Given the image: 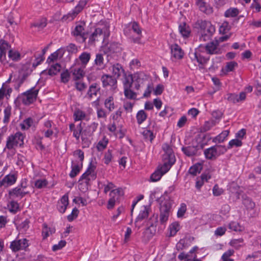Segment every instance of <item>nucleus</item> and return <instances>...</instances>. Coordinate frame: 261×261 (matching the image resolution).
Returning a JSON list of instances; mask_svg holds the SVG:
<instances>
[{
    "instance_id": "obj_39",
    "label": "nucleus",
    "mask_w": 261,
    "mask_h": 261,
    "mask_svg": "<svg viewBox=\"0 0 261 261\" xmlns=\"http://www.w3.org/2000/svg\"><path fill=\"white\" fill-rule=\"evenodd\" d=\"M75 80H79L84 76L85 72L82 68L75 67L71 71Z\"/></svg>"
},
{
    "instance_id": "obj_27",
    "label": "nucleus",
    "mask_w": 261,
    "mask_h": 261,
    "mask_svg": "<svg viewBox=\"0 0 261 261\" xmlns=\"http://www.w3.org/2000/svg\"><path fill=\"white\" fill-rule=\"evenodd\" d=\"M10 46L9 43L3 39L0 40V61L3 62L6 58L7 51Z\"/></svg>"
},
{
    "instance_id": "obj_64",
    "label": "nucleus",
    "mask_w": 261,
    "mask_h": 261,
    "mask_svg": "<svg viewBox=\"0 0 261 261\" xmlns=\"http://www.w3.org/2000/svg\"><path fill=\"white\" fill-rule=\"evenodd\" d=\"M9 206H10V211L12 212L16 213L19 209V204L14 200L10 202Z\"/></svg>"
},
{
    "instance_id": "obj_57",
    "label": "nucleus",
    "mask_w": 261,
    "mask_h": 261,
    "mask_svg": "<svg viewBox=\"0 0 261 261\" xmlns=\"http://www.w3.org/2000/svg\"><path fill=\"white\" fill-rule=\"evenodd\" d=\"M163 175V173H162L158 169L151 174L150 176V179L152 181H157L161 179Z\"/></svg>"
},
{
    "instance_id": "obj_11",
    "label": "nucleus",
    "mask_w": 261,
    "mask_h": 261,
    "mask_svg": "<svg viewBox=\"0 0 261 261\" xmlns=\"http://www.w3.org/2000/svg\"><path fill=\"white\" fill-rule=\"evenodd\" d=\"M95 169L96 167L90 163L86 171L81 177L79 181L84 180L86 185H88L90 180H94L96 177Z\"/></svg>"
},
{
    "instance_id": "obj_55",
    "label": "nucleus",
    "mask_w": 261,
    "mask_h": 261,
    "mask_svg": "<svg viewBox=\"0 0 261 261\" xmlns=\"http://www.w3.org/2000/svg\"><path fill=\"white\" fill-rule=\"evenodd\" d=\"M230 30V25L228 22L224 21L221 24L219 28L220 34H224L227 33Z\"/></svg>"
},
{
    "instance_id": "obj_32",
    "label": "nucleus",
    "mask_w": 261,
    "mask_h": 261,
    "mask_svg": "<svg viewBox=\"0 0 261 261\" xmlns=\"http://www.w3.org/2000/svg\"><path fill=\"white\" fill-rule=\"evenodd\" d=\"M91 59V54L88 52H83L79 57L82 67L85 68Z\"/></svg>"
},
{
    "instance_id": "obj_43",
    "label": "nucleus",
    "mask_w": 261,
    "mask_h": 261,
    "mask_svg": "<svg viewBox=\"0 0 261 261\" xmlns=\"http://www.w3.org/2000/svg\"><path fill=\"white\" fill-rule=\"evenodd\" d=\"M136 118L138 123L141 124L147 119V114L144 110H140L136 115Z\"/></svg>"
},
{
    "instance_id": "obj_37",
    "label": "nucleus",
    "mask_w": 261,
    "mask_h": 261,
    "mask_svg": "<svg viewBox=\"0 0 261 261\" xmlns=\"http://www.w3.org/2000/svg\"><path fill=\"white\" fill-rule=\"evenodd\" d=\"M50 67L48 69V73L50 75H56L58 73H59L61 69V66L60 64L58 63H56L55 64H50Z\"/></svg>"
},
{
    "instance_id": "obj_49",
    "label": "nucleus",
    "mask_w": 261,
    "mask_h": 261,
    "mask_svg": "<svg viewBox=\"0 0 261 261\" xmlns=\"http://www.w3.org/2000/svg\"><path fill=\"white\" fill-rule=\"evenodd\" d=\"M48 184V181L45 179H39L35 181L34 186L37 189H42L45 187Z\"/></svg>"
},
{
    "instance_id": "obj_24",
    "label": "nucleus",
    "mask_w": 261,
    "mask_h": 261,
    "mask_svg": "<svg viewBox=\"0 0 261 261\" xmlns=\"http://www.w3.org/2000/svg\"><path fill=\"white\" fill-rule=\"evenodd\" d=\"M68 204V194H66L61 197L58 202L57 208L58 211L61 213H65Z\"/></svg>"
},
{
    "instance_id": "obj_44",
    "label": "nucleus",
    "mask_w": 261,
    "mask_h": 261,
    "mask_svg": "<svg viewBox=\"0 0 261 261\" xmlns=\"http://www.w3.org/2000/svg\"><path fill=\"white\" fill-rule=\"evenodd\" d=\"M33 119L31 118H28L24 120L20 125L21 129H28L33 125Z\"/></svg>"
},
{
    "instance_id": "obj_26",
    "label": "nucleus",
    "mask_w": 261,
    "mask_h": 261,
    "mask_svg": "<svg viewBox=\"0 0 261 261\" xmlns=\"http://www.w3.org/2000/svg\"><path fill=\"white\" fill-rule=\"evenodd\" d=\"M74 36L81 39V42H84L86 39V34L84 31V24L77 25L73 32Z\"/></svg>"
},
{
    "instance_id": "obj_22",
    "label": "nucleus",
    "mask_w": 261,
    "mask_h": 261,
    "mask_svg": "<svg viewBox=\"0 0 261 261\" xmlns=\"http://www.w3.org/2000/svg\"><path fill=\"white\" fill-rule=\"evenodd\" d=\"M196 4L201 11L206 14H211L213 12V8L203 0H196Z\"/></svg>"
},
{
    "instance_id": "obj_50",
    "label": "nucleus",
    "mask_w": 261,
    "mask_h": 261,
    "mask_svg": "<svg viewBox=\"0 0 261 261\" xmlns=\"http://www.w3.org/2000/svg\"><path fill=\"white\" fill-rule=\"evenodd\" d=\"M238 66V63L234 61L227 62L223 70H225L226 72L232 71L236 67Z\"/></svg>"
},
{
    "instance_id": "obj_30",
    "label": "nucleus",
    "mask_w": 261,
    "mask_h": 261,
    "mask_svg": "<svg viewBox=\"0 0 261 261\" xmlns=\"http://www.w3.org/2000/svg\"><path fill=\"white\" fill-rule=\"evenodd\" d=\"M64 53V49L61 48L58 49L57 51L51 54L47 58V62L49 64L53 63L55 61H56L59 58H61Z\"/></svg>"
},
{
    "instance_id": "obj_33",
    "label": "nucleus",
    "mask_w": 261,
    "mask_h": 261,
    "mask_svg": "<svg viewBox=\"0 0 261 261\" xmlns=\"http://www.w3.org/2000/svg\"><path fill=\"white\" fill-rule=\"evenodd\" d=\"M104 105L109 112L113 111L115 109L114 97L112 96L107 97L105 100Z\"/></svg>"
},
{
    "instance_id": "obj_38",
    "label": "nucleus",
    "mask_w": 261,
    "mask_h": 261,
    "mask_svg": "<svg viewBox=\"0 0 261 261\" xmlns=\"http://www.w3.org/2000/svg\"><path fill=\"white\" fill-rule=\"evenodd\" d=\"M148 215V209L146 207H144V209L140 211L139 215L138 216L135 221V224L137 226V223L145 219Z\"/></svg>"
},
{
    "instance_id": "obj_8",
    "label": "nucleus",
    "mask_w": 261,
    "mask_h": 261,
    "mask_svg": "<svg viewBox=\"0 0 261 261\" xmlns=\"http://www.w3.org/2000/svg\"><path fill=\"white\" fill-rule=\"evenodd\" d=\"M29 240L23 238L21 239H16L11 243L10 248L14 252L20 250H26L29 247Z\"/></svg>"
},
{
    "instance_id": "obj_54",
    "label": "nucleus",
    "mask_w": 261,
    "mask_h": 261,
    "mask_svg": "<svg viewBox=\"0 0 261 261\" xmlns=\"http://www.w3.org/2000/svg\"><path fill=\"white\" fill-rule=\"evenodd\" d=\"M75 121L83 120L86 117V114L83 111L78 110L74 112V115Z\"/></svg>"
},
{
    "instance_id": "obj_10",
    "label": "nucleus",
    "mask_w": 261,
    "mask_h": 261,
    "mask_svg": "<svg viewBox=\"0 0 261 261\" xmlns=\"http://www.w3.org/2000/svg\"><path fill=\"white\" fill-rule=\"evenodd\" d=\"M124 192L122 188H119L111 191L110 193L111 198L108 201L107 208L108 209L113 208L115 204V202L118 201L119 198L122 196Z\"/></svg>"
},
{
    "instance_id": "obj_42",
    "label": "nucleus",
    "mask_w": 261,
    "mask_h": 261,
    "mask_svg": "<svg viewBox=\"0 0 261 261\" xmlns=\"http://www.w3.org/2000/svg\"><path fill=\"white\" fill-rule=\"evenodd\" d=\"M229 244L237 249L244 246V240L242 238L233 239L230 241Z\"/></svg>"
},
{
    "instance_id": "obj_9",
    "label": "nucleus",
    "mask_w": 261,
    "mask_h": 261,
    "mask_svg": "<svg viewBox=\"0 0 261 261\" xmlns=\"http://www.w3.org/2000/svg\"><path fill=\"white\" fill-rule=\"evenodd\" d=\"M109 36V32L107 27L103 29L96 28L95 31L91 35L89 40L93 42L102 39L103 41Z\"/></svg>"
},
{
    "instance_id": "obj_56",
    "label": "nucleus",
    "mask_w": 261,
    "mask_h": 261,
    "mask_svg": "<svg viewBox=\"0 0 261 261\" xmlns=\"http://www.w3.org/2000/svg\"><path fill=\"white\" fill-rule=\"evenodd\" d=\"M112 150L109 149L105 154L103 161L105 164L108 165L112 160Z\"/></svg>"
},
{
    "instance_id": "obj_28",
    "label": "nucleus",
    "mask_w": 261,
    "mask_h": 261,
    "mask_svg": "<svg viewBox=\"0 0 261 261\" xmlns=\"http://www.w3.org/2000/svg\"><path fill=\"white\" fill-rule=\"evenodd\" d=\"M17 179V175L16 173H10L6 175L2 179L5 186H10L14 185Z\"/></svg>"
},
{
    "instance_id": "obj_18",
    "label": "nucleus",
    "mask_w": 261,
    "mask_h": 261,
    "mask_svg": "<svg viewBox=\"0 0 261 261\" xmlns=\"http://www.w3.org/2000/svg\"><path fill=\"white\" fill-rule=\"evenodd\" d=\"M171 59L176 60L181 59L184 55V52L181 48L177 44H173L170 45Z\"/></svg>"
},
{
    "instance_id": "obj_29",
    "label": "nucleus",
    "mask_w": 261,
    "mask_h": 261,
    "mask_svg": "<svg viewBox=\"0 0 261 261\" xmlns=\"http://www.w3.org/2000/svg\"><path fill=\"white\" fill-rule=\"evenodd\" d=\"M104 55L105 54L100 53L96 55L94 65L97 67V69L98 70L103 69L106 67L103 58Z\"/></svg>"
},
{
    "instance_id": "obj_20",
    "label": "nucleus",
    "mask_w": 261,
    "mask_h": 261,
    "mask_svg": "<svg viewBox=\"0 0 261 261\" xmlns=\"http://www.w3.org/2000/svg\"><path fill=\"white\" fill-rule=\"evenodd\" d=\"M101 80L103 87L110 86L114 89L116 87L117 79L112 75L104 74L101 76Z\"/></svg>"
},
{
    "instance_id": "obj_7",
    "label": "nucleus",
    "mask_w": 261,
    "mask_h": 261,
    "mask_svg": "<svg viewBox=\"0 0 261 261\" xmlns=\"http://www.w3.org/2000/svg\"><path fill=\"white\" fill-rule=\"evenodd\" d=\"M88 2V0H81L72 11L64 15L62 19L65 20L71 21L79 14L85 8Z\"/></svg>"
},
{
    "instance_id": "obj_19",
    "label": "nucleus",
    "mask_w": 261,
    "mask_h": 261,
    "mask_svg": "<svg viewBox=\"0 0 261 261\" xmlns=\"http://www.w3.org/2000/svg\"><path fill=\"white\" fill-rule=\"evenodd\" d=\"M110 70L112 75L116 79H118L122 75H125V70L123 66L119 63H115L111 65Z\"/></svg>"
},
{
    "instance_id": "obj_14",
    "label": "nucleus",
    "mask_w": 261,
    "mask_h": 261,
    "mask_svg": "<svg viewBox=\"0 0 261 261\" xmlns=\"http://www.w3.org/2000/svg\"><path fill=\"white\" fill-rule=\"evenodd\" d=\"M98 125V124L97 123L93 122L83 129V131L82 134V141H85L92 137L93 133L96 130Z\"/></svg>"
},
{
    "instance_id": "obj_21",
    "label": "nucleus",
    "mask_w": 261,
    "mask_h": 261,
    "mask_svg": "<svg viewBox=\"0 0 261 261\" xmlns=\"http://www.w3.org/2000/svg\"><path fill=\"white\" fill-rule=\"evenodd\" d=\"M28 193V191H25L18 186L9 191V196L10 198H15L18 197L21 198Z\"/></svg>"
},
{
    "instance_id": "obj_31",
    "label": "nucleus",
    "mask_w": 261,
    "mask_h": 261,
    "mask_svg": "<svg viewBox=\"0 0 261 261\" xmlns=\"http://www.w3.org/2000/svg\"><path fill=\"white\" fill-rule=\"evenodd\" d=\"M83 166V163L77 162L76 161L72 162L71 168L72 170L69 174L71 178L76 176L80 172Z\"/></svg>"
},
{
    "instance_id": "obj_2",
    "label": "nucleus",
    "mask_w": 261,
    "mask_h": 261,
    "mask_svg": "<svg viewBox=\"0 0 261 261\" xmlns=\"http://www.w3.org/2000/svg\"><path fill=\"white\" fill-rule=\"evenodd\" d=\"M198 25L200 28L199 40L205 42L212 37L215 32V27L210 21L206 20L198 21Z\"/></svg>"
},
{
    "instance_id": "obj_62",
    "label": "nucleus",
    "mask_w": 261,
    "mask_h": 261,
    "mask_svg": "<svg viewBox=\"0 0 261 261\" xmlns=\"http://www.w3.org/2000/svg\"><path fill=\"white\" fill-rule=\"evenodd\" d=\"M69 79H70V73L68 71V70H66L63 71L61 74V80L62 82H63L64 83H66L69 81Z\"/></svg>"
},
{
    "instance_id": "obj_16",
    "label": "nucleus",
    "mask_w": 261,
    "mask_h": 261,
    "mask_svg": "<svg viewBox=\"0 0 261 261\" xmlns=\"http://www.w3.org/2000/svg\"><path fill=\"white\" fill-rule=\"evenodd\" d=\"M145 74L142 72H137L130 75L129 82H132V85H134V88L138 90L140 85L143 84Z\"/></svg>"
},
{
    "instance_id": "obj_34",
    "label": "nucleus",
    "mask_w": 261,
    "mask_h": 261,
    "mask_svg": "<svg viewBox=\"0 0 261 261\" xmlns=\"http://www.w3.org/2000/svg\"><path fill=\"white\" fill-rule=\"evenodd\" d=\"M179 31L184 37H188L191 33V29L190 27L185 23L180 24L179 25Z\"/></svg>"
},
{
    "instance_id": "obj_61",
    "label": "nucleus",
    "mask_w": 261,
    "mask_h": 261,
    "mask_svg": "<svg viewBox=\"0 0 261 261\" xmlns=\"http://www.w3.org/2000/svg\"><path fill=\"white\" fill-rule=\"evenodd\" d=\"M79 211L76 207H74L71 212V213L67 216V219L69 222L73 221L78 216Z\"/></svg>"
},
{
    "instance_id": "obj_3",
    "label": "nucleus",
    "mask_w": 261,
    "mask_h": 261,
    "mask_svg": "<svg viewBox=\"0 0 261 261\" xmlns=\"http://www.w3.org/2000/svg\"><path fill=\"white\" fill-rule=\"evenodd\" d=\"M24 137L22 133L17 132L14 135L9 136L7 139L5 149H15L18 146L23 144Z\"/></svg>"
},
{
    "instance_id": "obj_53",
    "label": "nucleus",
    "mask_w": 261,
    "mask_h": 261,
    "mask_svg": "<svg viewBox=\"0 0 261 261\" xmlns=\"http://www.w3.org/2000/svg\"><path fill=\"white\" fill-rule=\"evenodd\" d=\"M243 204L248 210H252L255 207V203L250 198H244Z\"/></svg>"
},
{
    "instance_id": "obj_45",
    "label": "nucleus",
    "mask_w": 261,
    "mask_h": 261,
    "mask_svg": "<svg viewBox=\"0 0 261 261\" xmlns=\"http://www.w3.org/2000/svg\"><path fill=\"white\" fill-rule=\"evenodd\" d=\"M201 169V164H195L189 169V173L193 176H195L200 172Z\"/></svg>"
},
{
    "instance_id": "obj_51",
    "label": "nucleus",
    "mask_w": 261,
    "mask_h": 261,
    "mask_svg": "<svg viewBox=\"0 0 261 261\" xmlns=\"http://www.w3.org/2000/svg\"><path fill=\"white\" fill-rule=\"evenodd\" d=\"M108 143V140L106 137H104L102 140L99 141L97 145V149L98 151H100L105 149Z\"/></svg>"
},
{
    "instance_id": "obj_12",
    "label": "nucleus",
    "mask_w": 261,
    "mask_h": 261,
    "mask_svg": "<svg viewBox=\"0 0 261 261\" xmlns=\"http://www.w3.org/2000/svg\"><path fill=\"white\" fill-rule=\"evenodd\" d=\"M32 69H30V64H26L23 65L19 71V75L16 79L14 78L13 81H18L19 86L22 84L26 77L31 73Z\"/></svg>"
},
{
    "instance_id": "obj_13",
    "label": "nucleus",
    "mask_w": 261,
    "mask_h": 261,
    "mask_svg": "<svg viewBox=\"0 0 261 261\" xmlns=\"http://www.w3.org/2000/svg\"><path fill=\"white\" fill-rule=\"evenodd\" d=\"M124 94L126 98L129 99H137V93L134 92L131 88L132 87V82H129L128 78H125L124 81Z\"/></svg>"
},
{
    "instance_id": "obj_15",
    "label": "nucleus",
    "mask_w": 261,
    "mask_h": 261,
    "mask_svg": "<svg viewBox=\"0 0 261 261\" xmlns=\"http://www.w3.org/2000/svg\"><path fill=\"white\" fill-rule=\"evenodd\" d=\"M205 52L210 55H218L221 53V49L219 47L218 42L215 40L207 43L204 46Z\"/></svg>"
},
{
    "instance_id": "obj_47",
    "label": "nucleus",
    "mask_w": 261,
    "mask_h": 261,
    "mask_svg": "<svg viewBox=\"0 0 261 261\" xmlns=\"http://www.w3.org/2000/svg\"><path fill=\"white\" fill-rule=\"evenodd\" d=\"M169 229L170 231V236H174L180 229V225L177 222H174L170 225Z\"/></svg>"
},
{
    "instance_id": "obj_35",
    "label": "nucleus",
    "mask_w": 261,
    "mask_h": 261,
    "mask_svg": "<svg viewBox=\"0 0 261 261\" xmlns=\"http://www.w3.org/2000/svg\"><path fill=\"white\" fill-rule=\"evenodd\" d=\"M182 150L186 155L188 156H192L196 153L197 149L195 146H189L182 147Z\"/></svg>"
},
{
    "instance_id": "obj_40",
    "label": "nucleus",
    "mask_w": 261,
    "mask_h": 261,
    "mask_svg": "<svg viewBox=\"0 0 261 261\" xmlns=\"http://www.w3.org/2000/svg\"><path fill=\"white\" fill-rule=\"evenodd\" d=\"M100 88L97 84H93L91 85L88 91V95L90 98L93 96H96L97 92L99 91Z\"/></svg>"
},
{
    "instance_id": "obj_48",
    "label": "nucleus",
    "mask_w": 261,
    "mask_h": 261,
    "mask_svg": "<svg viewBox=\"0 0 261 261\" xmlns=\"http://www.w3.org/2000/svg\"><path fill=\"white\" fill-rule=\"evenodd\" d=\"M215 125V122L213 120L206 121L201 128L202 132H206Z\"/></svg>"
},
{
    "instance_id": "obj_41",
    "label": "nucleus",
    "mask_w": 261,
    "mask_h": 261,
    "mask_svg": "<svg viewBox=\"0 0 261 261\" xmlns=\"http://www.w3.org/2000/svg\"><path fill=\"white\" fill-rule=\"evenodd\" d=\"M239 14V11L237 8H230L227 9L224 13L226 17H234Z\"/></svg>"
},
{
    "instance_id": "obj_17",
    "label": "nucleus",
    "mask_w": 261,
    "mask_h": 261,
    "mask_svg": "<svg viewBox=\"0 0 261 261\" xmlns=\"http://www.w3.org/2000/svg\"><path fill=\"white\" fill-rule=\"evenodd\" d=\"M137 34V35L141 36V30L137 23L136 22H131L128 24L124 29V34L128 36H132V32Z\"/></svg>"
},
{
    "instance_id": "obj_59",
    "label": "nucleus",
    "mask_w": 261,
    "mask_h": 261,
    "mask_svg": "<svg viewBox=\"0 0 261 261\" xmlns=\"http://www.w3.org/2000/svg\"><path fill=\"white\" fill-rule=\"evenodd\" d=\"M143 135L144 138L151 142L153 140L154 136L153 133L150 130L146 129L143 132Z\"/></svg>"
},
{
    "instance_id": "obj_46",
    "label": "nucleus",
    "mask_w": 261,
    "mask_h": 261,
    "mask_svg": "<svg viewBox=\"0 0 261 261\" xmlns=\"http://www.w3.org/2000/svg\"><path fill=\"white\" fill-rule=\"evenodd\" d=\"M47 24L46 19L43 18L38 21H36L31 24V27H36L39 29H42L46 27Z\"/></svg>"
},
{
    "instance_id": "obj_1",
    "label": "nucleus",
    "mask_w": 261,
    "mask_h": 261,
    "mask_svg": "<svg viewBox=\"0 0 261 261\" xmlns=\"http://www.w3.org/2000/svg\"><path fill=\"white\" fill-rule=\"evenodd\" d=\"M162 148L164 151L162 156L163 165L158 169L164 175L169 170L171 166L174 164L175 158L172 149L168 144H163Z\"/></svg>"
},
{
    "instance_id": "obj_5",
    "label": "nucleus",
    "mask_w": 261,
    "mask_h": 261,
    "mask_svg": "<svg viewBox=\"0 0 261 261\" xmlns=\"http://www.w3.org/2000/svg\"><path fill=\"white\" fill-rule=\"evenodd\" d=\"M38 93V90L32 88L20 95L18 99L24 105H29L36 100Z\"/></svg>"
},
{
    "instance_id": "obj_25",
    "label": "nucleus",
    "mask_w": 261,
    "mask_h": 261,
    "mask_svg": "<svg viewBox=\"0 0 261 261\" xmlns=\"http://www.w3.org/2000/svg\"><path fill=\"white\" fill-rule=\"evenodd\" d=\"M190 58L192 61H196L199 63V68H202V65L206 64L208 59L198 53H194L190 55Z\"/></svg>"
},
{
    "instance_id": "obj_58",
    "label": "nucleus",
    "mask_w": 261,
    "mask_h": 261,
    "mask_svg": "<svg viewBox=\"0 0 261 261\" xmlns=\"http://www.w3.org/2000/svg\"><path fill=\"white\" fill-rule=\"evenodd\" d=\"M187 211V205L185 203H181L180 205V207L178 208L177 216L178 218H181L185 215Z\"/></svg>"
},
{
    "instance_id": "obj_36",
    "label": "nucleus",
    "mask_w": 261,
    "mask_h": 261,
    "mask_svg": "<svg viewBox=\"0 0 261 261\" xmlns=\"http://www.w3.org/2000/svg\"><path fill=\"white\" fill-rule=\"evenodd\" d=\"M229 131L228 130H225L223 131L220 134L215 137L213 141L215 143H222L228 136Z\"/></svg>"
},
{
    "instance_id": "obj_52",
    "label": "nucleus",
    "mask_w": 261,
    "mask_h": 261,
    "mask_svg": "<svg viewBox=\"0 0 261 261\" xmlns=\"http://www.w3.org/2000/svg\"><path fill=\"white\" fill-rule=\"evenodd\" d=\"M4 116L3 118V122L7 124L10 120V118L11 115V109L10 107H7L4 111Z\"/></svg>"
},
{
    "instance_id": "obj_4",
    "label": "nucleus",
    "mask_w": 261,
    "mask_h": 261,
    "mask_svg": "<svg viewBox=\"0 0 261 261\" xmlns=\"http://www.w3.org/2000/svg\"><path fill=\"white\" fill-rule=\"evenodd\" d=\"M171 206L172 204L170 200H166L161 203L160 214L161 223L164 224L168 221L171 213Z\"/></svg>"
},
{
    "instance_id": "obj_23",
    "label": "nucleus",
    "mask_w": 261,
    "mask_h": 261,
    "mask_svg": "<svg viewBox=\"0 0 261 261\" xmlns=\"http://www.w3.org/2000/svg\"><path fill=\"white\" fill-rule=\"evenodd\" d=\"M82 123V122H81L76 126L73 123H71L69 125L70 130L73 132V136L75 138L77 141H79L80 137H82V134L83 131Z\"/></svg>"
},
{
    "instance_id": "obj_6",
    "label": "nucleus",
    "mask_w": 261,
    "mask_h": 261,
    "mask_svg": "<svg viewBox=\"0 0 261 261\" xmlns=\"http://www.w3.org/2000/svg\"><path fill=\"white\" fill-rule=\"evenodd\" d=\"M226 151L224 146L221 145H215L210 148L206 149L204 153L205 158L209 160L216 159L221 153H223Z\"/></svg>"
},
{
    "instance_id": "obj_63",
    "label": "nucleus",
    "mask_w": 261,
    "mask_h": 261,
    "mask_svg": "<svg viewBox=\"0 0 261 261\" xmlns=\"http://www.w3.org/2000/svg\"><path fill=\"white\" fill-rule=\"evenodd\" d=\"M228 227L230 229L238 231H241V227L237 222H231L229 224Z\"/></svg>"
},
{
    "instance_id": "obj_60",
    "label": "nucleus",
    "mask_w": 261,
    "mask_h": 261,
    "mask_svg": "<svg viewBox=\"0 0 261 261\" xmlns=\"http://www.w3.org/2000/svg\"><path fill=\"white\" fill-rule=\"evenodd\" d=\"M9 57L13 61H17L20 59V54L18 51L9 50Z\"/></svg>"
}]
</instances>
